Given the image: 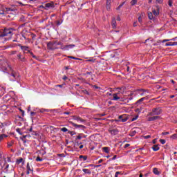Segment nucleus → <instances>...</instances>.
<instances>
[{"mask_svg": "<svg viewBox=\"0 0 177 177\" xmlns=\"http://www.w3.org/2000/svg\"><path fill=\"white\" fill-rule=\"evenodd\" d=\"M62 45H63V43L61 41H52L47 44V48L49 49V50H55L59 49L57 46H62Z\"/></svg>", "mask_w": 177, "mask_h": 177, "instance_id": "nucleus-1", "label": "nucleus"}, {"mask_svg": "<svg viewBox=\"0 0 177 177\" xmlns=\"http://www.w3.org/2000/svg\"><path fill=\"white\" fill-rule=\"evenodd\" d=\"M162 113V109L160 107L153 108L151 111L148 113V115L153 116L156 115L158 116Z\"/></svg>", "mask_w": 177, "mask_h": 177, "instance_id": "nucleus-2", "label": "nucleus"}, {"mask_svg": "<svg viewBox=\"0 0 177 177\" xmlns=\"http://www.w3.org/2000/svg\"><path fill=\"white\" fill-rule=\"evenodd\" d=\"M13 35V30L5 28L3 32L0 33V38L2 37H12Z\"/></svg>", "mask_w": 177, "mask_h": 177, "instance_id": "nucleus-3", "label": "nucleus"}, {"mask_svg": "<svg viewBox=\"0 0 177 177\" xmlns=\"http://www.w3.org/2000/svg\"><path fill=\"white\" fill-rule=\"evenodd\" d=\"M20 74L16 71H12L10 75V81H19Z\"/></svg>", "mask_w": 177, "mask_h": 177, "instance_id": "nucleus-4", "label": "nucleus"}, {"mask_svg": "<svg viewBox=\"0 0 177 177\" xmlns=\"http://www.w3.org/2000/svg\"><path fill=\"white\" fill-rule=\"evenodd\" d=\"M75 45L74 44H69L66 46H63V44L61 46L60 49L62 50H70V49H73V48H75Z\"/></svg>", "mask_w": 177, "mask_h": 177, "instance_id": "nucleus-5", "label": "nucleus"}, {"mask_svg": "<svg viewBox=\"0 0 177 177\" xmlns=\"http://www.w3.org/2000/svg\"><path fill=\"white\" fill-rule=\"evenodd\" d=\"M112 96H113V98L112 99V100H114V101L120 100V102H125V100L124 98H120V97H118V93H114L112 95Z\"/></svg>", "mask_w": 177, "mask_h": 177, "instance_id": "nucleus-6", "label": "nucleus"}, {"mask_svg": "<svg viewBox=\"0 0 177 177\" xmlns=\"http://www.w3.org/2000/svg\"><path fill=\"white\" fill-rule=\"evenodd\" d=\"M17 9L15 6L8 7L4 9V13H9L10 12H16Z\"/></svg>", "mask_w": 177, "mask_h": 177, "instance_id": "nucleus-7", "label": "nucleus"}, {"mask_svg": "<svg viewBox=\"0 0 177 177\" xmlns=\"http://www.w3.org/2000/svg\"><path fill=\"white\" fill-rule=\"evenodd\" d=\"M26 169H27V171H26L27 175H30V173L34 171V168L32 167V166L30 165V162L27 163Z\"/></svg>", "mask_w": 177, "mask_h": 177, "instance_id": "nucleus-8", "label": "nucleus"}, {"mask_svg": "<svg viewBox=\"0 0 177 177\" xmlns=\"http://www.w3.org/2000/svg\"><path fill=\"white\" fill-rule=\"evenodd\" d=\"M52 8H55V3H53V1L45 4L46 10H48V9H52Z\"/></svg>", "mask_w": 177, "mask_h": 177, "instance_id": "nucleus-9", "label": "nucleus"}, {"mask_svg": "<svg viewBox=\"0 0 177 177\" xmlns=\"http://www.w3.org/2000/svg\"><path fill=\"white\" fill-rule=\"evenodd\" d=\"M73 120L75 121H77V122H78L79 124H82L86 122L85 120L81 118L79 116H73Z\"/></svg>", "mask_w": 177, "mask_h": 177, "instance_id": "nucleus-10", "label": "nucleus"}, {"mask_svg": "<svg viewBox=\"0 0 177 177\" xmlns=\"http://www.w3.org/2000/svg\"><path fill=\"white\" fill-rule=\"evenodd\" d=\"M71 125H73L74 127V128L78 129V128H82V129H85V128H86L85 126L82 125V124H77L73 122H70Z\"/></svg>", "mask_w": 177, "mask_h": 177, "instance_id": "nucleus-11", "label": "nucleus"}, {"mask_svg": "<svg viewBox=\"0 0 177 177\" xmlns=\"http://www.w3.org/2000/svg\"><path fill=\"white\" fill-rule=\"evenodd\" d=\"M118 120H115V121H121V122H127L128 121V118L124 116V115H120L118 117Z\"/></svg>", "mask_w": 177, "mask_h": 177, "instance_id": "nucleus-12", "label": "nucleus"}, {"mask_svg": "<svg viewBox=\"0 0 177 177\" xmlns=\"http://www.w3.org/2000/svg\"><path fill=\"white\" fill-rule=\"evenodd\" d=\"M21 49L24 53H29L30 52L29 46H24L21 47Z\"/></svg>", "mask_w": 177, "mask_h": 177, "instance_id": "nucleus-13", "label": "nucleus"}, {"mask_svg": "<svg viewBox=\"0 0 177 177\" xmlns=\"http://www.w3.org/2000/svg\"><path fill=\"white\" fill-rule=\"evenodd\" d=\"M152 12L154 16H158V15H160V8L158 6H156V10L153 9Z\"/></svg>", "mask_w": 177, "mask_h": 177, "instance_id": "nucleus-14", "label": "nucleus"}, {"mask_svg": "<svg viewBox=\"0 0 177 177\" xmlns=\"http://www.w3.org/2000/svg\"><path fill=\"white\" fill-rule=\"evenodd\" d=\"M158 118H160V116H157V115H155V116H151L149 118H148V121H156L157 120H158Z\"/></svg>", "mask_w": 177, "mask_h": 177, "instance_id": "nucleus-15", "label": "nucleus"}, {"mask_svg": "<svg viewBox=\"0 0 177 177\" xmlns=\"http://www.w3.org/2000/svg\"><path fill=\"white\" fill-rule=\"evenodd\" d=\"M177 45V41L174 42H168L165 44V46H176Z\"/></svg>", "mask_w": 177, "mask_h": 177, "instance_id": "nucleus-16", "label": "nucleus"}, {"mask_svg": "<svg viewBox=\"0 0 177 177\" xmlns=\"http://www.w3.org/2000/svg\"><path fill=\"white\" fill-rule=\"evenodd\" d=\"M79 158L81 161H86L88 160V156L80 155L79 156Z\"/></svg>", "mask_w": 177, "mask_h": 177, "instance_id": "nucleus-17", "label": "nucleus"}, {"mask_svg": "<svg viewBox=\"0 0 177 177\" xmlns=\"http://www.w3.org/2000/svg\"><path fill=\"white\" fill-rule=\"evenodd\" d=\"M111 5V0H106V10H110Z\"/></svg>", "mask_w": 177, "mask_h": 177, "instance_id": "nucleus-18", "label": "nucleus"}, {"mask_svg": "<svg viewBox=\"0 0 177 177\" xmlns=\"http://www.w3.org/2000/svg\"><path fill=\"white\" fill-rule=\"evenodd\" d=\"M82 171L84 174H86L87 175H91V174H92V171L89 169H83Z\"/></svg>", "mask_w": 177, "mask_h": 177, "instance_id": "nucleus-19", "label": "nucleus"}, {"mask_svg": "<svg viewBox=\"0 0 177 177\" xmlns=\"http://www.w3.org/2000/svg\"><path fill=\"white\" fill-rule=\"evenodd\" d=\"M0 15H5V8L0 4Z\"/></svg>", "mask_w": 177, "mask_h": 177, "instance_id": "nucleus-20", "label": "nucleus"}, {"mask_svg": "<svg viewBox=\"0 0 177 177\" xmlns=\"http://www.w3.org/2000/svg\"><path fill=\"white\" fill-rule=\"evenodd\" d=\"M153 172L155 175H159L160 174V171H158V169L157 167H154L153 169Z\"/></svg>", "mask_w": 177, "mask_h": 177, "instance_id": "nucleus-21", "label": "nucleus"}, {"mask_svg": "<svg viewBox=\"0 0 177 177\" xmlns=\"http://www.w3.org/2000/svg\"><path fill=\"white\" fill-rule=\"evenodd\" d=\"M152 150L153 151H158V150H160V147H158V145H153L152 147Z\"/></svg>", "mask_w": 177, "mask_h": 177, "instance_id": "nucleus-22", "label": "nucleus"}, {"mask_svg": "<svg viewBox=\"0 0 177 177\" xmlns=\"http://www.w3.org/2000/svg\"><path fill=\"white\" fill-rule=\"evenodd\" d=\"M102 150L104 151V153H110V148L107 147H104L102 148Z\"/></svg>", "mask_w": 177, "mask_h": 177, "instance_id": "nucleus-23", "label": "nucleus"}, {"mask_svg": "<svg viewBox=\"0 0 177 177\" xmlns=\"http://www.w3.org/2000/svg\"><path fill=\"white\" fill-rule=\"evenodd\" d=\"M138 91V92H144L145 94L146 93H150V91L147 89L141 88V89H139Z\"/></svg>", "mask_w": 177, "mask_h": 177, "instance_id": "nucleus-24", "label": "nucleus"}, {"mask_svg": "<svg viewBox=\"0 0 177 177\" xmlns=\"http://www.w3.org/2000/svg\"><path fill=\"white\" fill-rule=\"evenodd\" d=\"M144 100H146V97H142L141 99L138 100L136 102V104H140V103H142V102H143Z\"/></svg>", "mask_w": 177, "mask_h": 177, "instance_id": "nucleus-25", "label": "nucleus"}, {"mask_svg": "<svg viewBox=\"0 0 177 177\" xmlns=\"http://www.w3.org/2000/svg\"><path fill=\"white\" fill-rule=\"evenodd\" d=\"M17 57L19 59L21 62H26V58L25 57H21V55L18 54Z\"/></svg>", "mask_w": 177, "mask_h": 177, "instance_id": "nucleus-26", "label": "nucleus"}, {"mask_svg": "<svg viewBox=\"0 0 177 177\" xmlns=\"http://www.w3.org/2000/svg\"><path fill=\"white\" fill-rule=\"evenodd\" d=\"M112 27L113 28H115V27H117V22L115 21V19L112 21Z\"/></svg>", "mask_w": 177, "mask_h": 177, "instance_id": "nucleus-27", "label": "nucleus"}, {"mask_svg": "<svg viewBox=\"0 0 177 177\" xmlns=\"http://www.w3.org/2000/svg\"><path fill=\"white\" fill-rule=\"evenodd\" d=\"M148 17L149 19V20H153V13L152 12H148Z\"/></svg>", "mask_w": 177, "mask_h": 177, "instance_id": "nucleus-28", "label": "nucleus"}, {"mask_svg": "<svg viewBox=\"0 0 177 177\" xmlns=\"http://www.w3.org/2000/svg\"><path fill=\"white\" fill-rule=\"evenodd\" d=\"M82 135L83 133H79L78 136L76 137V140H81V139H82Z\"/></svg>", "mask_w": 177, "mask_h": 177, "instance_id": "nucleus-29", "label": "nucleus"}, {"mask_svg": "<svg viewBox=\"0 0 177 177\" xmlns=\"http://www.w3.org/2000/svg\"><path fill=\"white\" fill-rule=\"evenodd\" d=\"M110 133H111V135H115L117 133V132H118V131L115 130V129H113L109 131Z\"/></svg>", "mask_w": 177, "mask_h": 177, "instance_id": "nucleus-30", "label": "nucleus"}, {"mask_svg": "<svg viewBox=\"0 0 177 177\" xmlns=\"http://www.w3.org/2000/svg\"><path fill=\"white\" fill-rule=\"evenodd\" d=\"M135 135H136V131L135 130H133L131 131L130 134H129V136H135Z\"/></svg>", "mask_w": 177, "mask_h": 177, "instance_id": "nucleus-31", "label": "nucleus"}, {"mask_svg": "<svg viewBox=\"0 0 177 177\" xmlns=\"http://www.w3.org/2000/svg\"><path fill=\"white\" fill-rule=\"evenodd\" d=\"M131 6H134V5H136V3H138V0H131Z\"/></svg>", "mask_w": 177, "mask_h": 177, "instance_id": "nucleus-32", "label": "nucleus"}, {"mask_svg": "<svg viewBox=\"0 0 177 177\" xmlns=\"http://www.w3.org/2000/svg\"><path fill=\"white\" fill-rule=\"evenodd\" d=\"M30 53V56H32V57H33V59H38V57H37V56H35V55H34V53L30 51V53Z\"/></svg>", "mask_w": 177, "mask_h": 177, "instance_id": "nucleus-33", "label": "nucleus"}, {"mask_svg": "<svg viewBox=\"0 0 177 177\" xmlns=\"http://www.w3.org/2000/svg\"><path fill=\"white\" fill-rule=\"evenodd\" d=\"M68 133H69V135H71V136H73V135H76L77 133H75V131H68Z\"/></svg>", "mask_w": 177, "mask_h": 177, "instance_id": "nucleus-34", "label": "nucleus"}, {"mask_svg": "<svg viewBox=\"0 0 177 177\" xmlns=\"http://www.w3.org/2000/svg\"><path fill=\"white\" fill-rule=\"evenodd\" d=\"M125 3V2L122 3L118 8H117V10H120L121 9L122 7L124 6V4Z\"/></svg>", "mask_w": 177, "mask_h": 177, "instance_id": "nucleus-35", "label": "nucleus"}, {"mask_svg": "<svg viewBox=\"0 0 177 177\" xmlns=\"http://www.w3.org/2000/svg\"><path fill=\"white\" fill-rule=\"evenodd\" d=\"M61 131H62V132H68V129L67 128H66V127L62 128V129H61Z\"/></svg>", "mask_w": 177, "mask_h": 177, "instance_id": "nucleus-36", "label": "nucleus"}, {"mask_svg": "<svg viewBox=\"0 0 177 177\" xmlns=\"http://www.w3.org/2000/svg\"><path fill=\"white\" fill-rule=\"evenodd\" d=\"M45 111H46V113H49V110H48V109H41L40 110V113H45Z\"/></svg>", "mask_w": 177, "mask_h": 177, "instance_id": "nucleus-37", "label": "nucleus"}, {"mask_svg": "<svg viewBox=\"0 0 177 177\" xmlns=\"http://www.w3.org/2000/svg\"><path fill=\"white\" fill-rule=\"evenodd\" d=\"M62 23H63V20H58V21H57V22H56V24H57V26H60L61 24H62Z\"/></svg>", "mask_w": 177, "mask_h": 177, "instance_id": "nucleus-38", "label": "nucleus"}, {"mask_svg": "<svg viewBox=\"0 0 177 177\" xmlns=\"http://www.w3.org/2000/svg\"><path fill=\"white\" fill-rule=\"evenodd\" d=\"M36 161H39V162L44 161V159H42L39 156H37V158H36Z\"/></svg>", "mask_w": 177, "mask_h": 177, "instance_id": "nucleus-39", "label": "nucleus"}, {"mask_svg": "<svg viewBox=\"0 0 177 177\" xmlns=\"http://www.w3.org/2000/svg\"><path fill=\"white\" fill-rule=\"evenodd\" d=\"M139 118V115H136L134 118L131 119V121H136Z\"/></svg>", "mask_w": 177, "mask_h": 177, "instance_id": "nucleus-40", "label": "nucleus"}, {"mask_svg": "<svg viewBox=\"0 0 177 177\" xmlns=\"http://www.w3.org/2000/svg\"><path fill=\"white\" fill-rule=\"evenodd\" d=\"M171 139H177V134H173L171 136Z\"/></svg>", "mask_w": 177, "mask_h": 177, "instance_id": "nucleus-41", "label": "nucleus"}, {"mask_svg": "<svg viewBox=\"0 0 177 177\" xmlns=\"http://www.w3.org/2000/svg\"><path fill=\"white\" fill-rule=\"evenodd\" d=\"M16 131H17L18 133H19V135H23V133L20 131V129H19V128L17 129H16Z\"/></svg>", "mask_w": 177, "mask_h": 177, "instance_id": "nucleus-42", "label": "nucleus"}, {"mask_svg": "<svg viewBox=\"0 0 177 177\" xmlns=\"http://www.w3.org/2000/svg\"><path fill=\"white\" fill-rule=\"evenodd\" d=\"M87 62H92V63H95V62H96V59H93V58H91V59H88Z\"/></svg>", "mask_w": 177, "mask_h": 177, "instance_id": "nucleus-43", "label": "nucleus"}, {"mask_svg": "<svg viewBox=\"0 0 177 177\" xmlns=\"http://www.w3.org/2000/svg\"><path fill=\"white\" fill-rule=\"evenodd\" d=\"M30 133L31 135H32V136H37V132H35V131H32Z\"/></svg>", "mask_w": 177, "mask_h": 177, "instance_id": "nucleus-44", "label": "nucleus"}, {"mask_svg": "<svg viewBox=\"0 0 177 177\" xmlns=\"http://www.w3.org/2000/svg\"><path fill=\"white\" fill-rule=\"evenodd\" d=\"M160 143H161L162 145H165V140H164V139H160Z\"/></svg>", "mask_w": 177, "mask_h": 177, "instance_id": "nucleus-45", "label": "nucleus"}, {"mask_svg": "<svg viewBox=\"0 0 177 177\" xmlns=\"http://www.w3.org/2000/svg\"><path fill=\"white\" fill-rule=\"evenodd\" d=\"M138 21H139V23H140L141 24H142V16H140V17H138Z\"/></svg>", "mask_w": 177, "mask_h": 177, "instance_id": "nucleus-46", "label": "nucleus"}, {"mask_svg": "<svg viewBox=\"0 0 177 177\" xmlns=\"http://www.w3.org/2000/svg\"><path fill=\"white\" fill-rule=\"evenodd\" d=\"M168 5H169V6H170V7L172 6V0H169V1H168Z\"/></svg>", "mask_w": 177, "mask_h": 177, "instance_id": "nucleus-47", "label": "nucleus"}, {"mask_svg": "<svg viewBox=\"0 0 177 177\" xmlns=\"http://www.w3.org/2000/svg\"><path fill=\"white\" fill-rule=\"evenodd\" d=\"M150 138H151V136L150 135L144 136V139H150Z\"/></svg>", "mask_w": 177, "mask_h": 177, "instance_id": "nucleus-48", "label": "nucleus"}, {"mask_svg": "<svg viewBox=\"0 0 177 177\" xmlns=\"http://www.w3.org/2000/svg\"><path fill=\"white\" fill-rule=\"evenodd\" d=\"M140 96H145L146 94L143 91H139Z\"/></svg>", "mask_w": 177, "mask_h": 177, "instance_id": "nucleus-49", "label": "nucleus"}, {"mask_svg": "<svg viewBox=\"0 0 177 177\" xmlns=\"http://www.w3.org/2000/svg\"><path fill=\"white\" fill-rule=\"evenodd\" d=\"M22 162H23V158H19V160H17V164H20Z\"/></svg>", "mask_w": 177, "mask_h": 177, "instance_id": "nucleus-50", "label": "nucleus"}, {"mask_svg": "<svg viewBox=\"0 0 177 177\" xmlns=\"http://www.w3.org/2000/svg\"><path fill=\"white\" fill-rule=\"evenodd\" d=\"M115 173L117 175H124V173H122V171H116Z\"/></svg>", "mask_w": 177, "mask_h": 177, "instance_id": "nucleus-51", "label": "nucleus"}, {"mask_svg": "<svg viewBox=\"0 0 177 177\" xmlns=\"http://www.w3.org/2000/svg\"><path fill=\"white\" fill-rule=\"evenodd\" d=\"M162 136L169 135V132H168V131L162 132Z\"/></svg>", "mask_w": 177, "mask_h": 177, "instance_id": "nucleus-52", "label": "nucleus"}, {"mask_svg": "<svg viewBox=\"0 0 177 177\" xmlns=\"http://www.w3.org/2000/svg\"><path fill=\"white\" fill-rule=\"evenodd\" d=\"M91 74H92V72H86L84 75H91Z\"/></svg>", "mask_w": 177, "mask_h": 177, "instance_id": "nucleus-53", "label": "nucleus"}, {"mask_svg": "<svg viewBox=\"0 0 177 177\" xmlns=\"http://www.w3.org/2000/svg\"><path fill=\"white\" fill-rule=\"evenodd\" d=\"M130 146H131V145H129V144H126V145H124V149H127V148L129 147Z\"/></svg>", "mask_w": 177, "mask_h": 177, "instance_id": "nucleus-54", "label": "nucleus"}, {"mask_svg": "<svg viewBox=\"0 0 177 177\" xmlns=\"http://www.w3.org/2000/svg\"><path fill=\"white\" fill-rule=\"evenodd\" d=\"M70 59H73L74 60H78L79 59L73 56L69 57Z\"/></svg>", "mask_w": 177, "mask_h": 177, "instance_id": "nucleus-55", "label": "nucleus"}, {"mask_svg": "<svg viewBox=\"0 0 177 177\" xmlns=\"http://www.w3.org/2000/svg\"><path fill=\"white\" fill-rule=\"evenodd\" d=\"M3 136H5V134L0 135V140H2V139H3Z\"/></svg>", "mask_w": 177, "mask_h": 177, "instance_id": "nucleus-56", "label": "nucleus"}, {"mask_svg": "<svg viewBox=\"0 0 177 177\" xmlns=\"http://www.w3.org/2000/svg\"><path fill=\"white\" fill-rule=\"evenodd\" d=\"M21 113V115L23 117H24V111L23 109H19Z\"/></svg>", "mask_w": 177, "mask_h": 177, "instance_id": "nucleus-57", "label": "nucleus"}, {"mask_svg": "<svg viewBox=\"0 0 177 177\" xmlns=\"http://www.w3.org/2000/svg\"><path fill=\"white\" fill-rule=\"evenodd\" d=\"M152 142L153 143V145H156L157 143V139H153Z\"/></svg>", "mask_w": 177, "mask_h": 177, "instance_id": "nucleus-58", "label": "nucleus"}, {"mask_svg": "<svg viewBox=\"0 0 177 177\" xmlns=\"http://www.w3.org/2000/svg\"><path fill=\"white\" fill-rule=\"evenodd\" d=\"M162 0H156V2H158V3H162Z\"/></svg>", "mask_w": 177, "mask_h": 177, "instance_id": "nucleus-59", "label": "nucleus"}, {"mask_svg": "<svg viewBox=\"0 0 177 177\" xmlns=\"http://www.w3.org/2000/svg\"><path fill=\"white\" fill-rule=\"evenodd\" d=\"M117 158V155L113 156V157L111 158L112 160H114Z\"/></svg>", "mask_w": 177, "mask_h": 177, "instance_id": "nucleus-60", "label": "nucleus"}, {"mask_svg": "<svg viewBox=\"0 0 177 177\" xmlns=\"http://www.w3.org/2000/svg\"><path fill=\"white\" fill-rule=\"evenodd\" d=\"M30 115H31V117H34V115H35V112H30Z\"/></svg>", "mask_w": 177, "mask_h": 177, "instance_id": "nucleus-61", "label": "nucleus"}, {"mask_svg": "<svg viewBox=\"0 0 177 177\" xmlns=\"http://www.w3.org/2000/svg\"><path fill=\"white\" fill-rule=\"evenodd\" d=\"M40 9H45V5L44 6H39Z\"/></svg>", "mask_w": 177, "mask_h": 177, "instance_id": "nucleus-62", "label": "nucleus"}, {"mask_svg": "<svg viewBox=\"0 0 177 177\" xmlns=\"http://www.w3.org/2000/svg\"><path fill=\"white\" fill-rule=\"evenodd\" d=\"M88 167H93V165L90 164L88 166H84V168H88Z\"/></svg>", "mask_w": 177, "mask_h": 177, "instance_id": "nucleus-63", "label": "nucleus"}, {"mask_svg": "<svg viewBox=\"0 0 177 177\" xmlns=\"http://www.w3.org/2000/svg\"><path fill=\"white\" fill-rule=\"evenodd\" d=\"M168 41H169V39H164L162 42L164 43V42H168Z\"/></svg>", "mask_w": 177, "mask_h": 177, "instance_id": "nucleus-64", "label": "nucleus"}]
</instances>
